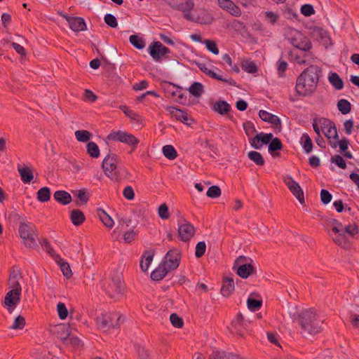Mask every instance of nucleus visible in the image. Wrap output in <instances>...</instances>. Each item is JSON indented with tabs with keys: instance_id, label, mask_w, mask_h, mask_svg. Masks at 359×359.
Wrapping results in <instances>:
<instances>
[{
	"instance_id": "55",
	"label": "nucleus",
	"mask_w": 359,
	"mask_h": 359,
	"mask_svg": "<svg viewBox=\"0 0 359 359\" xmlns=\"http://www.w3.org/2000/svg\"><path fill=\"white\" fill-rule=\"evenodd\" d=\"M279 15L273 11H267L264 12V20L274 25L278 20Z\"/></svg>"
},
{
	"instance_id": "2",
	"label": "nucleus",
	"mask_w": 359,
	"mask_h": 359,
	"mask_svg": "<svg viewBox=\"0 0 359 359\" xmlns=\"http://www.w3.org/2000/svg\"><path fill=\"white\" fill-rule=\"evenodd\" d=\"M323 69L316 65H310L297 76L295 92L301 97H310L316 91Z\"/></svg>"
},
{
	"instance_id": "14",
	"label": "nucleus",
	"mask_w": 359,
	"mask_h": 359,
	"mask_svg": "<svg viewBox=\"0 0 359 359\" xmlns=\"http://www.w3.org/2000/svg\"><path fill=\"white\" fill-rule=\"evenodd\" d=\"M299 36L296 37H292L290 39L291 44L299 49L305 52V53H310V50L312 48V43L310 39L304 35L301 32L297 31Z\"/></svg>"
},
{
	"instance_id": "42",
	"label": "nucleus",
	"mask_w": 359,
	"mask_h": 359,
	"mask_svg": "<svg viewBox=\"0 0 359 359\" xmlns=\"http://www.w3.org/2000/svg\"><path fill=\"white\" fill-rule=\"evenodd\" d=\"M337 109L344 115L351 111V104L346 99H341L337 102Z\"/></svg>"
},
{
	"instance_id": "51",
	"label": "nucleus",
	"mask_w": 359,
	"mask_h": 359,
	"mask_svg": "<svg viewBox=\"0 0 359 359\" xmlns=\"http://www.w3.org/2000/svg\"><path fill=\"white\" fill-rule=\"evenodd\" d=\"M330 161L341 169L344 170L346 168L347 163L341 155L336 154L332 156Z\"/></svg>"
},
{
	"instance_id": "45",
	"label": "nucleus",
	"mask_w": 359,
	"mask_h": 359,
	"mask_svg": "<svg viewBox=\"0 0 359 359\" xmlns=\"http://www.w3.org/2000/svg\"><path fill=\"white\" fill-rule=\"evenodd\" d=\"M241 68L249 74H256L259 71V68L254 61L245 60L242 62Z\"/></svg>"
},
{
	"instance_id": "24",
	"label": "nucleus",
	"mask_w": 359,
	"mask_h": 359,
	"mask_svg": "<svg viewBox=\"0 0 359 359\" xmlns=\"http://www.w3.org/2000/svg\"><path fill=\"white\" fill-rule=\"evenodd\" d=\"M311 30V34L313 37H316L318 39H320L321 40H325V39H327L329 40V44L332 45V40L328 33L327 31L324 29L323 28L318 26H313L310 28Z\"/></svg>"
},
{
	"instance_id": "56",
	"label": "nucleus",
	"mask_w": 359,
	"mask_h": 359,
	"mask_svg": "<svg viewBox=\"0 0 359 359\" xmlns=\"http://www.w3.org/2000/svg\"><path fill=\"white\" fill-rule=\"evenodd\" d=\"M206 250V244L205 241H200L198 242L195 248V256L196 258H201L202 257Z\"/></svg>"
},
{
	"instance_id": "40",
	"label": "nucleus",
	"mask_w": 359,
	"mask_h": 359,
	"mask_svg": "<svg viewBox=\"0 0 359 359\" xmlns=\"http://www.w3.org/2000/svg\"><path fill=\"white\" fill-rule=\"evenodd\" d=\"M87 154L93 158H97L100 156V149L97 144L94 142H88L86 145Z\"/></svg>"
},
{
	"instance_id": "7",
	"label": "nucleus",
	"mask_w": 359,
	"mask_h": 359,
	"mask_svg": "<svg viewBox=\"0 0 359 359\" xmlns=\"http://www.w3.org/2000/svg\"><path fill=\"white\" fill-rule=\"evenodd\" d=\"M198 13L196 15L191 14V11H185L184 13V18L189 22H196L201 25H210L214 18L211 13L207 10L202 9L196 11Z\"/></svg>"
},
{
	"instance_id": "22",
	"label": "nucleus",
	"mask_w": 359,
	"mask_h": 359,
	"mask_svg": "<svg viewBox=\"0 0 359 359\" xmlns=\"http://www.w3.org/2000/svg\"><path fill=\"white\" fill-rule=\"evenodd\" d=\"M283 144L279 137H273V140L268 145V151L273 158L280 156V151L283 150Z\"/></svg>"
},
{
	"instance_id": "44",
	"label": "nucleus",
	"mask_w": 359,
	"mask_h": 359,
	"mask_svg": "<svg viewBox=\"0 0 359 359\" xmlns=\"http://www.w3.org/2000/svg\"><path fill=\"white\" fill-rule=\"evenodd\" d=\"M162 152L163 155L169 160H174L177 156V151L175 148L170 144L163 147Z\"/></svg>"
},
{
	"instance_id": "21",
	"label": "nucleus",
	"mask_w": 359,
	"mask_h": 359,
	"mask_svg": "<svg viewBox=\"0 0 359 359\" xmlns=\"http://www.w3.org/2000/svg\"><path fill=\"white\" fill-rule=\"evenodd\" d=\"M234 281L232 277L225 276L222 279V285L220 292L224 297H229L234 291Z\"/></svg>"
},
{
	"instance_id": "34",
	"label": "nucleus",
	"mask_w": 359,
	"mask_h": 359,
	"mask_svg": "<svg viewBox=\"0 0 359 359\" xmlns=\"http://www.w3.org/2000/svg\"><path fill=\"white\" fill-rule=\"evenodd\" d=\"M97 215L100 221L104 225L108 228H111L114 226V221L112 218L102 208H98L96 210Z\"/></svg>"
},
{
	"instance_id": "47",
	"label": "nucleus",
	"mask_w": 359,
	"mask_h": 359,
	"mask_svg": "<svg viewBox=\"0 0 359 359\" xmlns=\"http://www.w3.org/2000/svg\"><path fill=\"white\" fill-rule=\"evenodd\" d=\"M243 127L248 139L250 138L253 134L257 133L254 123L250 121L244 122L243 123Z\"/></svg>"
},
{
	"instance_id": "46",
	"label": "nucleus",
	"mask_w": 359,
	"mask_h": 359,
	"mask_svg": "<svg viewBox=\"0 0 359 359\" xmlns=\"http://www.w3.org/2000/svg\"><path fill=\"white\" fill-rule=\"evenodd\" d=\"M203 43L205 46V48L208 51H210L211 53L217 55L219 54V48L217 46V43L212 39H205L203 41Z\"/></svg>"
},
{
	"instance_id": "9",
	"label": "nucleus",
	"mask_w": 359,
	"mask_h": 359,
	"mask_svg": "<svg viewBox=\"0 0 359 359\" xmlns=\"http://www.w3.org/2000/svg\"><path fill=\"white\" fill-rule=\"evenodd\" d=\"M181 258V251L177 248H173L167 252L161 263L162 265L167 266L173 271L179 267Z\"/></svg>"
},
{
	"instance_id": "49",
	"label": "nucleus",
	"mask_w": 359,
	"mask_h": 359,
	"mask_svg": "<svg viewBox=\"0 0 359 359\" xmlns=\"http://www.w3.org/2000/svg\"><path fill=\"white\" fill-rule=\"evenodd\" d=\"M56 309L60 319L65 320L67 318L69 312L65 303L58 302Z\"/></svg>"
},
{
	"instance_id": "29",
	"label": "nucleus",
	"mask_w": 359,
	"mask_h": 359,
	"mask_svg": "<svg viewBox=\"0 0 359 359\" xmlns=\"http://www.w3.org/2000/svg\"><path fill=\"white\" fill-rule=\"evenodd\" d=\"M70 219L74 226L81 225L86 220L83 212L79 209H74L70 212Z\"/></svg>"
},
{
	"instance_id": "37",
	"label": "nucleus",
	"mask_w": 359,
	"mask_h": 359,
	"mask_svg": "<svg viewBox=\"0 0 359 359\" xmlns=\"http://www.w3.org/2000/svg\"><path fill=\"white\" fill-rule=\"evenodd\" d=\"M18 170L20 174L21 180L24 183H29L32 180L33 174L28 167H21L18 165Z\"/></svg>"
},
{
	"instance_id": "57",
	"label": "nucleus",
	"mask_w": 359,
	"mask_h": 359,
	"mask_svg": "<svg viewBox=\"0 0 359 359\" xmlns=\"http://www.w3.org/2000/svg\"><path fill=\"white\" fill-rule=\"evenodd\" d=\"M206 195L211 198H218L221 195V189L218 186L212 185L208 188Z\"/></svg>"
},
{
	"instance_id": "27",
	"label": "nucleus",
	"mask_w": 359,
	"mask_h": 359,
	"mask_svg": "<svg viewBox=\"0 0 359 359\" xmlns=\"http://www.w3.org/2000/svg\"><path fill=\"white\" fill-rule=\"evenodd\" d=\"M328 81L335 90H340L344 88V82L337 72H330Z\"/></svg>"
},
{
	"instance_id": "31",
	"label": "nucleus",
	"mask_w": 359,
	"mask_h": 359,
	"mask_svg": "<svg viewBox=\"0 0 359 359\" xmlns=\"http://www.w3.org/2000/svg\"><path fill=\"white\" fill-rule=\"evenodd\" d=\"M57 264L60 266V270L63 276L69 279L72 276V271L68 262L61 258L60 256H56Z\"/></svg>"
},
{
	"instance_id": "39",
	"label": "nucleus",
	"mask_w": 359,
	"mask_h": 359,
	"mask_svg": "<svg viewBox=\"0 0 359 359\" xmlns=\"http://www.w3.org/2000/svg\"><path fill=\"white\" fill-rule=\"evenodd\" d=\"M130 43L137 49L142 50L144 48L146 43L142 37L137 34H132L129 37Z\"/></svg>"
},
{
	"instance_id": "36",
	"label": "nucleus",
	"mask_w": 359,
	"mask_h": 359,
	"mask_svg": "<svg viewBox=\"0 0 359 359\" xmlns=\"http://www.w3.org/2000/svg\"><path fill=\"white\" fill-rule=\"evenodd\" d=\"M259 298H255L250 295L247 300V306L250 311H258L262 306V299L258 296Z\"/></svg>"
},
{
	"instance_id": "13",
	"label": "nucleus",
	"mask_w": 359,
	"mask_h": 359,
	"mask_svg": "<svg viewBox=\"0 0 359 359\" xmlns=\"http://www.w3.org/2000/svg\"><path fill=\"white\" fill-rule=\"evenodd\" d=\"M178 236L182 241L188 242L194 237L195 234L194 226L186 219H184L183 224H180L178 220Z\"/></svg>"
},
{
	"instance_id": "16",
	"label": "nucleus",
	"mask_w": 359,
	"mask_h": 359,
	"mask_svg": "<svg viewBox=\"0 0 359 359\" xmlns=\"http://www.w3.org/2000/svg\"><path fill=\"white\" fill-rule=\"evenodd\" d=\"M62 16L67 20L69 26L72 31L79 32L87 29L86 22L83 18L72 17L67 14L62 15Z\"/></svg>"
},
{
	"instance_id": "58",
	"label": "nucleus",
	"mask_w": 359,
	"mask_h": 359,
	"mask_svg": "<svg viewBox=\"0 0 359 359\" xmlns=\"http://www.w3.org/2000/svg\"><path fill=\"white\" fill-rule=\"evenodd\" d=\"M104 21L111 28H116L118 27V22L116 17L111 13H107L104 16Z\"/></svg>"
},
{
	"instance_id": "1",
	"label": "nucleus",
	"mask_w": 359,
	"mask_h": 359,
	"mask_svg": "<svg viewBox=\"0 0 359 359\" xmlns=\"http://www.w3.org/2000/svg\"><path fill=\"white\" fill-rule=\"evenodd\" d=\"M289 316L293 323L299 325L301 328L300 334L304 337L316 335L322 331L323 321L319 318L315 309H302L299 312L295 306L293 311H289Z\"/></svg>"
},
{
	"instance_id": "61",
	"label": "nucleus",
	"mask_w": 359,
	"mask_h": 359,
	"mask_svg": "<svg viewBox=\"0 0 359 359\" xmlns=\"http://www.w3.org/2000/svg\"><path fill=\"white\" fill-rule=\"evenodd\" d=\"M25 325V319L22 316H18L13 321V325L10 327L11 329H22Z\"/></svg>"
},
{
	"instance_id": "12",
	"label": "nucleus",
	"mask_w": 359,
	"mask_h": 359,
	"mask_svg": "<svg viewBox=\"0 0 359 359\" xmlns=\"http://www.w3.org/2000/svg\"><path fill=\"white\" fill-rule=\"evenodd\" d=\"M284 182L299 202L302 205H304L305 203L304 191L300 185L292 178V176L288 175L284 177Z\"/></svg>"
},
{
	"instance_id": "43",
	"label": "nucleus",
	"mask_w": 359,
	"mask_h": 359,
	"mask_svg": "<svg viewBox=\"0 0 359 359\" xmlns=\"http://www.w3.org/2000/svg\"><path fill=\"white\" fill-rule=\"evenodd\" d=\"M76 139L81 142H88L93 137V134L86 130H79L75 132Z\"/></svg>"
},
{
	"instance_id": "6",
	"label": "nucleus",
	"mask_w": 359,
	"mask_h": 359,
	"mask_svg": "<svg viewBox=\"0 0 359 359\" xmlns=\"http://www.w3.org/2000/svg\"><path fill=\"white\" fill-rule=\"evenodd\" d=\"M330 223L333 225L332 231L337 233V236L333 238V241L341 248L348 250L351 248V243L348 237L344 234V231L340 229L342 223L337 219H331Z\"/></svg>"
},
{
	"instance_id": "59",
	"label": "nucleus",
	"mask_w": 359,
	"mask_h": 359,
	"mask_svg": "<svg viewBox=\"0 0 359 359\" xmlns=\"http://www.w3.org/2000/svg\"><path fill=\"white\" fill-rule=\"evenodd\" d=\"M110 316L111 318H112L111 327L114 329L118 328L121 324L124 321V318L123 316L116 313H111Z\"/></svg>"
},
{
	"instance_id": "63",
	"label": "nucleus",
	"mask_w": 359,
	"mask_h": 359,
	"mask_svg": "<svg viewBox=\"0 0 359 359\" xmlns=\"http://www.w3.org/2000/svg\"><path fill=\"white\" fill-rule=\"evenodd\" d=\"M320 201H321L322 203L324 205L328 204L330 202H331V201L332 199V195L327 189H323L320 191Z\"/></svg>"
},
{
	"instance_id": "32",
	"label": "nucleus",
	"mask_w": 359,
	"mask_h": 359,
	"mask_svg": "<svg viewBox=\"0 0 359 359\" xmlns=\"http://www.w3.org/2000/svg\"><path fill=\"white\" fill-rule=\"evenodd\" d=\"M72 193L79 201H76L77 205H81L83 204H86L90 199V194L87 191L86 189H82L80 190L72 191Z\"/></svg>"
},
{
	"instance_id": "33",
	"label": "nucleus",
	"mask_w": 359,
	"mask_h": 359,
	"mask_svg": "<svg viewBox=\"0 0 359 359\" xmlns=\"http://www.w3.org/2000/svg\"><path fill=\"white\" fill-rule=\"evenodd\" d=\"M244 318L241 312H238L231 321L232 327L236 330V334L243 337L241 328L244 325Z\"/></svg>"
},
{
	"instance_id": "60",
	"label": "nucleus",
	"mask_w": 359,
	"mask_h": 359,
	"mask_svg": "<svg viewBox=\"0 0 359 359\" xmlns=\"http://www.w3.org/2000/svg\"><path fill=\"white\" fill-rule=\"evenodd\" d=\"M158 216L162 219H167L170 217L169 208L166 203L161 204L158 209Z\"/></svg>"
},
{
	"instance_id": "17",
	"label": "nucleus",
	"mask_w": 359,
	"mask_h": 359,
	"mask_svg": "<svg viewBox=\"0 0 359 359\" xmlns=\"http://www.w3.org/2000/svg\"><path fill=\"white\" fill-rule=\"evenodd\" d=\"M172 8L180 11L183 13L185 11H191L194 8L193 0H184V2H180V0H164Z\"/></svg>"
},
{
	"instance_id": "28",
	"label": "nucleus",
	"mask_w": 359,
	"mask_h": 359,
	"mask_svg": "<svg viewBox=\"0 0 359 359\" xmlns=\"http://www.w3.org/2000/svg\"><path fill=\"white\" fill-rule=\"evenodd\" d=\"M325 121L327 122V130L326 132H324L325 137L327 138V140H330L332 138L333 140H337L339 137V135L334 122L328 118H325Z\"/></svg>"
},
{
	"instance_id": "30",
	"label": "nucleus",
	"mask_w": 359,
	"mask_h": 359,
	"mask_svg": "<svg viewBox=\"0 0 359 359\" xmlns=\"http://www.w3.org/2000/svg\"><path fill=\"white\" fill-rule=\"evenodd\" d=\"M186 90L194 97L199 98L204 93V86L200 82L194 81Z\"/></svg>"
},
{
	"instance_id": "48",
	"label": "nucleus",
	"mask_w": 359,
	"mask_h": 359,
	"mask_svg": "<svg viewBox=\"0 0 359 359\" xmlns=\"http://www.w3.org/2000/svg\"><path fill=\"white\" fill-rule=\"evenodd\" d=\"M170 321L172 325L176 328H181L184 325L183 318L175 313L170 314Z\"/></svg>"
},
{
	"instance_id": "52",
	"label": "nucleus",
	"mask_w": 359,
	"mask_h": 359,
	"mask_svg": "<svg viewBox=\"0 0 359 359\" xmlns=\"http://www.w3.org/2000/svg\"><path fill=\"white\" fill-rule=\"evenodd\" d=\"M277 72L279 77H284L287 69L288 64L285 60L279 59L276 62Z\"/></svg>"
},
{
	"instance_id": "5",
	"label": "nucleus",
	"mask_w": 359,
	"mask_h": 359,
	"mask_svg": "<svg viewBox=\"0 0 359 359\" xmlns=\"http://www.w3.org/2000/svg\"><path fill=\"white\" fill-rule=\"evenodd\" d=\"M11 290L8 291L4 299V304L9 308L14 307L20 300L22 287L18 280L11 279ZM10 310V309H8Z\"/></svg>"
},
{
	"instance_id": "11",
	"label": "nucleus",
	"mask_w": 359,
	"mask_h": 359,
	"mask_svg": "<svg viewBox=\"0 0 359 359\" xmlns=\"http://www.w3.org/2000/svg\"><path fill=\"white\" fill-rule=\"evenodd\" d=\"M34 226L32 223H22L19 226V233L27 247H32L35 244Z\"/></svg>"
},
{
	"instance_id": "4",
	"label": "nucleus",
	"mask_w": 359,
	"mask_h": 359,
	"mask_svg": "<svg viewBox=\"0 0 359 359\" xmlns=\"http://www.w3.org/2000/svg\"><path fill=\"white\" fill-rule=\"evenodd\" d=\"M120 161V158L116 154H108L103 159L102 168L104 174L116 182L119 181L121 176L119 171L117 170V165Z\"/></svg>"
},
{
	"instance_id": "3",
	"label": "nucleus",
	"mask_w": 359,
	"mask_h": 359,
	"mask_svg": "<svg viewBox=\"0 0 359 359\" xmlns=\"http://www.w3.org/2000/svg\"><path fill=\"white\" fill-rule=\"evenodd\" d=\"M102 288L106 294L114 300H118L123 297L126 285L123 280V275L114 271L108 282L103 283Z\"/></svg>"
},
{
	"instance_id": "41",
	"label": "nucleus",
	"mask_w": 359,
	"mask_h": 359,
	"mask_svg": "<svg viewBox=\"0 0 359 359\" xmlns=\"http://www.w3.org/2000/svg\"><path fill=\"white\" fill-rule=\"evenodd\" d=\"M222 9L228 11L231 15L239 17L241 15V8L236 6L232 1L230 4H226L224 5H221L220 6Z\"/></svg>"
},
{
	"instance_id": "64",
	"label": "nucleus",
	"mask_w": 359,
	"mask_h": 359,
	"mask_svg": "<svg viewBox=\"0 0 359 359\" xmlns=\"http://www.w3.org/2000/svg\"><path fill=\"white\" fill-rule=\"evenodd\" d=\"M137 353L138 359H151L148 350H147L144 346H138L137 348Z\"/></svg>"
},
{
	"instance_id": "23",
	"label": "nucleus",
	"mask_w": 359,
	"mask_h": 359,
	"mask_svg": "<svg viewBox=\"0 0 359 359\" xmlns=\"http://www.w3.org/2000/svg\"><path fill=\"white\" fill-rule=\"evenodd\" d=\"M171 271L172 270L167 266L162 265V263L161 262L158 266L151 272L150 278L153 280L159 281L163 280L168 273Z\"/></svg>"
},
{
	"instance_id": "35",
	"label": "nucleus",
	"mask_w": 359,
	"mask_h": 359,
	"mask_svg": "<svg viewBox=\"0 0 359 359\" xmlns=\"http://www.w3.org/2000/svg\"><path fill=\"white\" fill-rule=\"evenodd\" d=\"M300 144L304 149V151L306 154L311 153L313 147V144L311 138L307 133H303L301 139Z\"/></svg>"
},
{
	"instance_id": "15",
	"label": "nucleus",
	"mask_w": 359,
	"mask_h": 359,
	"mask_svg": "<svg viewBox=\"0 0 359 359\" xmlns=\"http://www.w3.org/2000/svg\"><path fill=\"white\" fill-rule=\"evenodd\" d=\"M167 110L177 121L187 126H189L195 123V120L192 117L189 116L184 110L181 109L177 107H168Z\"/></svg>"
},
{
	"instance_id": "20",
	"label": "nucleus",
	"mask_w": 359,
	"mask_h": 359,
	"mask_svg": "<svg viewBox=\"0 0 359 359\" xmlns=\"http://www.w3.org/2000/svg\"><path fill=\"white\" fill-rule=\"evenodd\" d=\"M259 118L269 123H271L275 128H278L279 130L281 129V120L277 116L271 114L265 110H260L259 111Z\"/></svg>"
},
{
	"instance_id": "26",
	"label": "nucleus",
	"mask_w": 359,
	"mask_h": 359,
	"mask_svg": "<svg viewBox=\"0 0 359 359\" xmlns=\"http://www.w3.org/2000/svg\"><path fill=\"white\" fill-rule=\"evenodd\" d=\"M209 359H245L239 355L222 351H213Z\"/></svg>"
},
{
	"instance_id": "62",
	"label": "nucleus",
	"mask_w": 359,
	"mask_h": 359,
	"mask_svg": "<svg viewBox=\"0 0 359 359\" xmlns=\"http://www.w3.org/2000/svg\"><path fill=\"white\" fill-rule=\"evenodd\" d=\"M259 137H260V142L262 145H269L270 142L273 140V135L272 133H265L264 132L259 133Z\"/></svg>"
},
{
	"instance_id": "25",
	"label": "nucleus",
	"mask_w": 359,
	"mask_h": 359,
	"mask_svg": "<svg viewBox=\"0 0 359 359\" xmlns=\"http://www.w3.org/2000/svg\"><path fill=\"white\" fill-rule=\"evenodd\" d=\"M53 198L58 203L62 205H67L72 201L70 194L64 190L56 191L53 194Z\"/></svg>"
},
{
	"instance_id": "50",
	"label": "nucleus",
	"mask_w": 359,
	"mask_h": 359,
	"mask_svg": "<svg viewBox=\"0 0 359 359\" xmlns=\"http://www.w3.org/2000/svg\"><path fill=\"white\" fill-rule=\"evenodd\" d=\"M343 231H344L345 235L347 233L349 236L354 238L355 236L358 235L359 228L355 223H353V224L346 226Z\"/></svg>"
},
{
	"instance_id": "19",
	"label": "nucleus",
	"mask_w": 359,
	"mask_h": 359,
	"mask_svg": "<svg viewBox=\"0 0 359 359\" xmlns=\"http://www.w3.org/2000/svg\"><path fill=\"white\" fill-rule=\"evenodd\" d=\"M212 110L218 113L222 116L229 115V113L231 110V105L225 100H218L214 104H211ZM230 119L233 118V116H228Z\"/></svg>"
},
{
	"instance_id": "18",
	"label": "nucleus",
	"mask_w": 359,
	"mask_h": 359,
	"mask_svg": "<svg viewBox=\"0 0 359 359\" xmlns=\"http://www.w3.org/2000/svg\"><path fill=\"white\" fill-rule=\"evenodd\" d=\"M236 273L241 278L246 279L249 276L256 274V270L252 263L242 264L236 268H232Z\"/></svg>"
},
{
	"instance_id": "10",
	"label": "nucleus",
	"mask_w": 359,
	"mask_h": 359,
	"mask_svg": "<svg viewBox=\"0 0 359 359\" xmlns=\"http://www.w3.org/2000/svg\"><path fill=\"white\" fill-rule=\"evenodd\" d=\"M73 323H60L51 327L50 332L65 344L70 337Z\"/></svg>"
},
{
	"instance_id": "38",
	"label": "nucleus",
	"mask_w": 359,
	"mask_h": 359,
	"mask_svg": "<svg viewBox=\"0 0 359 359\" xmlns=\"http://www.w3.org/2000/svg\"><path fill=\"white\" fill-rule=\"evenodd\" d=\"M248 158L254 162L257 165L263 166L265 164V160L261 153L257 151H250L248 153Z\"/></svg>"
},
{
	"instance_id": "54",
	"label": "nucleus",
	"mask_w": 359,
	"mask_h": 359,
	"mask_svg": "<svg viewBox=\"0 0 359 359\" xmlns=\"http://www.w3.org/2000/svg\"><path fill=\"white\" fill-rule=\"evenodd\" d=\"M126 138V140H125L124 144L131 147L133 151L135 150L140 140L135 135L128 133Z\"/></svg>"
},
{
	"instance_id": "8",
	"label": "nucleus",
	"mask_w": 359,
	"mask_h": 359,
	"mask_svg": "<svg viewBox=\"0 0 359 359\" xmlns=\"http://www.w3.org/2000/svg\"><path fill=\"white\" fill-rule=\"evenodd\" d=\"M147 51L156 62L162 61L170 53V49L163 46L160 41H155L149 44Z\"/></svg>"
},
{
	"instance_id": "53",
	"label": "nucleus",
	"mask_w": 359,
	"mask_h": 359,
	"mask_svg": "<svg viewBox=\"0 0 359 359\" xmlns=\"http://www.w3.org/2000/svg\"><path fill=\"white\" fill-rule=\"evenodd\" d=\"M300 12L305 17H310L316 13L313 6L310 4H303L300 8Z\"/></svg>"
}]
</instances>
